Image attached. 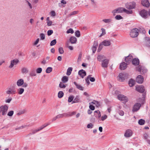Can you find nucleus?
Wrapping results in <instances>:
<instances>
[{"instance_id": "nucleus-32", "label": "nucleus", "mask_w": 150, "mask_h": 150, "mask_svg": "<svg viewBox=\"0 0 150 150\" xmlns=\"http://www.w3.org/2000/svg\"><path fill=\"white\" fill-rule=\"evenodd\" d=\"M137 103H141V105L144 103V98H139L137 100Z\"/></svg>"}, {"instance_id": "nucleus-16", "label": "nucleus", "mask_w": 150, "mask_h": 150, "mask_svg": "<svg viewBox=\"0 0 150 150\" xmlns=\"http://www.w3.org/2000/svg\"><path fill=\"white\" fill-rule=\"evenodd\" d=\"M102 44L104 46H109L111 44V40H104L102 42Z\"/></svg>"}, {"instance_id": "nucleus-40", "label": "nucleus", "mask_w": 150, "mask_h": 150, "mask_svg": "<svg viewBox=\"0 0 150 150\" xmlns=\"http://www.w3.org/2000/svg\"><path fill=\"white\" fill-rule=\"evenodd\" d=\"M64 95V93L62 91H59V92L58 94V97L59 98H61Z\"/></svg>"}, {"instance_id": "nucleus-25", "label": "nucleus", "mask_w": 150, "mask_h": 150, "mask_svg": "<svg viewBox=\"0 0 150 150\" xmlns=\"http://www.w3.org/2000/svg\"><path fill=\"white\" fill-rule=\"evenodd\" d=\"M70 41L71 44H75L77 42V39L74 36L71 37L70 38Z\"/></svg>"}, {"instance_id": "nucleus-57", "label": "nucleus", "mask_w": 150, "mask_h": 150, "mask_svg": "<svg viewBox=\"0 0 150 150\" xmlns=\"http://www.w3.org/2000/svg\"><path fill=\"white\" fill-rule=\"evenodd\" d=\"M59 51L60 54H62L64 52L63 49L62 47H60L59 49Z\"/></svg>"}, {"instance_id": "nucleus-55", "label": "nucleus", "mask_w": 150, "mask_h": 150, "mask_svg": "<svg viewBox=\"0 0 150 150\" xmlns=\"http://www.w3.org/2000/svg\"><path fill=\"white\" fill-rule=\"evenodd\" d=\"M93 125L91 123L88 124L87 125V127L88 128L92 129L93 127Z\"/></svg>"}, {"instance_id": "nucleus-59", "label": "nucleus", "mask_w": 150, "mask_h": 150, "mask_svg": "<svg viewBox=\"0 0 150 150\" xmlns=\"http://www.w3.org/2000/svg\"><path fill=\"white\" fill-rule=\"evenodd\" d=\"M82 56V54L81 53H80L79 55L77 61L78 62H80L81 60V58Z\"/></svg>"}, {"instance_id": "nucleus-3", "label": "nucleus", "mask_w": 150, "mask_h": 150, "mask_svg": "<svg viewBox=\"0 0 150 150\" xmlns=\"http://www.w3.org/2000/svg\"><path fill=\"white\" fill-rule=\"evenodd\" d=\"M139 14L142 18L144 19H146L149 17L148 12L145 9H142L139 12Z\"/></svg>"}, {"instance_id": "nucleus-49", "label": "nucleus", "mask_w": 150, "mask_h": 150, "mask_svg": "<svg viewBox=\"0 0 150 150\" xmlns=\"http://www.w3.org/2000/svg\"><path fill=\"white\" fill-rule=\"evenodd\" d=\"M75 35L77 37H79L80 36V33L79 31L77 30L75 32Z\"/></svg>"}, {"instance_id": "nucleus-26", "label": "nucleus", "mask_w": 150, "mask_h": 150, "mask_svg": "<svg viewBox=\"0 0 150 150\" xmlns=\"http://www.w3.org/2000/svg\"><path fill=\"white\" fill-rule=\"evenodd\" d=\"M94 115L96 117L100 118L101 117L100 113L99 110H96L94 112Z\"/></svg>"}, {"instance_id": "nucleus-39", "label": "nucleus", "mask_w": 150, "mask_h": 150, "mask_svg": "<svg viewBox=\"0 0 150 150\" xmlns=\"http://www.w3.org/2000/svg\"><path fill=\"white\" fill-rule=\"evenodd\" d=\"M72 70V68L71 67H69L68 68V69L67 70V74L69 76L70 75L71 72Z\"/></svg>"}, {"instance_id": "nucleus-52", "label": "nucleus", "mask_w": 150, "mask_h": 150, "mask_svg": "<svg viewBox=\"0 0 150 150\" xmlns=\"http://www.w3.org/2000/svg\"><path fill=\"white\" fill-rule=\"evenodd\" d=\"M12 100V98L11 97H9L8 99L5 100V102L7 103H9Z\"/></svg>"}, {"instance_id": "nucleus-62", "label": "nucleus", "mask_w": 150, "mask_h": 150, "mask_svg": "<svg viewBox=\"0 0 150 150\" xmlns=\"http://www.w3.org/2000/svg\"><path fill=\"white\" fill-rule=\"evenodd\" d=\"M103 44H102V43L101 42V43L99 45V47L98 48V51L99 52L100 51V50L102 49L103 48Z\"/></svg>"}, {"instance_id": "nucleus-46", "label": "nucleus", "mask_w": 150, "mask_h": 150, "mask_svg": "<svg viewBox=\"0 0 150 150\" xmlns=\"http://www.w3.org/2000/svg\"><path fill=\"white\" fill-rule=\"evenodd\" d=\"M22 72L23 73H27L28 72V70L26 68H23L21 69Z\"/></svg>"}, {"instance_id": "nucleus-23", "label": "nucleus", "mask_w": 150, "mask_h": 150, "mask_svg": "<svg viewBox=\"0 0 150 150\" xmlns=\"http://www.w3.org/2000/svg\"><path fill=\"white\" fill-rule=\"evenodd\" d=\"M106 59V58L103 55H100L98 56L97 59L99 61H103V60Z\"/></svg>"}, {"instance_id": "nucleus-20", "label": "nucleus", "mask_w": 150, "mask_h": 150, "mask_svg": "<svg viewBox=\"0 0 150 150\" xmlns=\"http://www.w3.org/2000/svg\"><path fill=\"white\" fill-rule=\"evenodd\" d=\"M108 60L107 59H105L102 62V66L103 68H106L108 67Z\"/></svg>"}, {"instance_id": "nucleus-18", "label": "nucleus", "mask_w": 150, "mask_h": 150, "mask_svg": "<svg viewBox=\"0 0 150 150\" xmlns=\"http://www.w3.org/2000/svg\"><path fill=\"white\" fill-rule=\"evenodd\" d=\"M132 55L129 54L128 56L125 57V61L127 63H129L132 60Z\"/></svg>"}, {"instance_id": "nucleus-58", "label": "nucleus", "mask_w": 150, "mask_h": 150, "mask_svg": "<svg viewBox=\"0 0 150 150\" xmlns=\"http://www.w3.org/2000/svg\"><path fill=\"white\" fill-rule=\"evenodd\" d=\"M14 113V112L13 110H11L9 111L8 114L7 115L9 116H11L13 115Z\"/></svg>"}, {"instance_id": "nucleus-24", "label": "nucleus", "mask_w": 150, "mask_h": 150, "mask_svg": "<svg viewBox=\"0 0 150 150\" xmlns=\"http://www.w3.org/2000/svg\"><path fill=\"white\" fill-rule=\"evenodd\" d=\"M145 43L148 46H150V38L148 37L145 38Z\"/></svg>"}, {"instance_id": "nucleus-33", "label": "nucleus", "mask_w": 150, "mask_h": 150, "mask_svg": "<svg viewBox=\"0 0 150 150\" xmlns=\"http://www.w3.org/2000/svg\"><path fill=\"white\" fill-rule=\"evenodd\" d=\"M68 80V77L66 76H64L62 79V81L64 83L67 82Z\"/></svg>"}, {"instance_id": "nucleus-30", "label": "nucleus", "mask_w": 150, "mask_h": 150, "mask_svg": "<svg viewBox=\"0 0 150 150\" xmlns=\"http://www.w3.org/2000/svg\"><path fill=\"white\" fill-rule=\"evenodd\" d=\"M24 91V89L23 88H20L17 90L18 93L19 95L22 94Z\"/></svg>"}, {"instance_id": "nucleus-42", "label": "nucleus", "mask_w": 150, "mask_h": 150, "mask_svg": "<svg viewBox=\"0 0 150 150\" xmlns=\"http://www.w3.org/2000/svg\"><path fill=\"white\" fill-rule=\"evenodd\" d=\"M117 111L119 115L121 116H123L124 114V112L122 110H117Z\"/></svg>"}, {"instance_id": "nucleus-6", "label": "nucleus", "mask_w": 150, "mask_h": 150, "mask_svg": "<svg viewBox=\"0 0 150 150\" xmlns=\"http://www.w3.org/2000/svg\"><path fill=\"white\" fill-rule=\"evenodd\" d=\"M141 106V103H137L134 104L133 107L132 112H135L137 111L140 108Z\"/></svg>"}, {"instance_id": "nucleus-11", "label": "nucleus", "mask_w": 150, "mask_h": 150, "mask_svg": "<svg viewBox=\"0 0 150 150\" xmlns=\"http://www.w3.org/2000/svg\"><path fill=\"white\" fill-rule=\"evenodd\" d=\"M133 133V132L131 130L128 129L125 131L124 136L127 138L129 137L132 135Z\"/></svg>"}, {"instance_id": "nucleus-8", "label": "nucleus", "mask_w": 150, "mask_h": 150, "mask_svg": "<svg viewBox=\"0 0 150 150\" xmlns=\"http://www.w3.org/2000/svg\"><path fill=\"white\" fill-rule=\"evenodd\" d=\"M19 61L17 59H15L11 60L10 61V64L8 66V68L10 69H11L13 67L16 65L19 62Z\"/></svg>"}, {"instance_id": "nucleus-41", "label": "nucleus", "mask_w": 150, "mask_h": 150, "mask_svg": "<svg viewBox=\"0 0 150 150\" xmlns=\"http://www.w3.org/2000/svg\"><path fill=\"white\" fill-rule=\"evenodd\" d=\"M66 85H65L64 83L60 82L59 83V87L61 88H64L66 87Z\"/></svg>"}, {"instance_id": "nucleus-1", "label": "nucleus", "mask_w": 150, "mask_h": 150, "mask_svg": "<svg viewBox=\"0 0 150 150\" xmlns=\"http://www.w3.org/2000/svg\"><path fill=\"white\" fill-rule=\"evenodd\" d=\"M128 76V74L127 73H120L117 77L118 79L120 81L123 82L127 78Z\"/></svg>"}, {"instance_id": "nucleus-64", "label": "nucleus", "mask_w": 150, "mask_h": 150, "mask_svg": "<svg viewBox=\"0 0 150 150\" xmlns=\"http://www.w3.org/2000/svg\"><path fill=\"white\" fill-rule=\"evenodd\" d=\"M50 14L52 16H54L56 15V13L54 11H52L50 12Z\"/></svg>"}, {"instance_id": "nucleus-56", "label": "nucleus", "mask_w": 150, "mask_h": 150, "mask_svg": "<svg viewBox=\"0 0 150 150\" xmlns=\"http://www.w3.org/2000/svg\"><path fill=\"white\" fill-rule=\"evenodd\" d=\"M122 17L120 15H117L115 17V18L117 20H120L122 19Z\"/></svg>"}, {"instance_id": "nucleus-61", "label": "nucleus", "mask_w": 150, "mask_h": 150, "mask_svg": "<svg viewBox=\"0 0 150 150\" xmlns=\"http://www.w3.org/2000/svg\"><path fill=\"white\" fill-rule=\"evenodd\" d=\"M91 76V75H88V76L87 78H86L85 79L88 85H89L90 84V82L89 81V78L90 77V76Z\"/></svg>"}, {"instance_id": "nucleus-36", "label": "nucleus", "mask_w": 150, "mask_h": 150, "mask_svg": "<svg viewBox=\"0 0 150 150\" xmlns=\"http://www.w3.org/2000/svg\"><path fill=\"white\" fill-rule=\"evenodd\" d=\"M76 112L74 111L72 112H68L66 113L67 117L69 116H71L76 114Z\"/></svg>"}, {"instance_id": "nucleus-29", "label": "nucleus", "mask_w": 150, "mask_h": 150, "mask_svg": "<svg viewBox=\"0 0 150 150\" xmlns=\"http://www.w3.org/2000/svg\"><path fill=\"white\" fill-rule=\"evenodd\" d=\"M98 47V43L97 42H95L92 48L93 52L94 53L96 51L97 48Z\"/></svg>"}, {"instance_id": "nucleus-45", "label": "nucleus", "mask_w": 150, "mask_h": 150, "mask_svg": "<svg viewBox=\"0 0 150 150\" xmlns=\"http://www.w3.org/2000/svg\"><path fill=\"white\" fill-rule=\"evenodd\" d=\"M108 118V116L106 115H104L102 116L101 117H100L101 120L102 121H103L104 120Z\"/></svg>"}, {"instance_id": "nucleus-43", "label": "nucleus", "mask_w": 150, "mask_h": 150, "mask_svg": "<svg viewBox=\"0 0 150 150\" xmlns=\"http://www.w3.org/2000/svg\"><path fill=\"white\" fill-rule=\"evenodd\" d=\"M74 98V97L73 96H70L68 98V102H72Z\"/></svg>"}, {"instance_id": "nucleus-13", "label": "nucleus", "mask_w": 150, "mask_h": 150, "mask_svg": "<svg viewBox=\"0 0 150 150\" xmlns=\"http://www.w3.org/2000/svg\"><path fill=\"white\" fill-rule=\"evenodd\" d=\"M136 90L139 92L143 93L145 90V89L144 87L143 86H136Z\"/></svg>"}, {"instance_id": "nucleus-10", "label": "nucleus", "mask_w": 150, "mask_h": 150, "mask_svg": "<svg viewBox=\"0 0 150 150\" xmlns=\"http://www.w3.org/2000/svg\"><path fill=\"white\" fill-rule=\"evenodd\" d=\"M8 109V107L6 105L1 106V112L3 115L6 114Z\"/></svg>"}, {"instance_id": "nucleus-28", "label": "nucleus", "mask_w": 150, "mask_h": 150, "mask_svg": "<svg viewBox=\"0 0 150 150\" xmlns=\"http://www.w3.org/2000/svg\"><path fill=\"white\" fill-rule=\"evenodd\" d=\"M135 83V81L132 79H130L128 82L129 85L131 87L133 86L134 85Z\"/></svg>"}, {"instance_id": "nucleus-22", "label": "nucleus", "mask_w": 150, "mask_h": 150, "mask_svg": "<svg viewBox=\"0 0 150 150\" xmlns=\"http://www.w3.org/2000/svg\"><path fill=\"white\" fill-rule=\"evenodd\" d=\"M127 64L125 62H122L120 64V68L122 70L125 69L127 67Z\"/></svg>"}, {"instance_id": "nucleus-38", "label": "nucleus", "mask_w": 150, "mask_h": 150, "mask_svg": "<svg viewBox=\"0 0 150 150\" xmlns=\"http://www.w3.org/2000/svg\"><path fill=\"white\" fill-rule=\"evenodd\" d=\"M112 20L111 19H103L102 21L106 23H111Z\"/></svg>"}, {"instance_id": "nucleus-2", "label": "nucleus", "mask_w": 150, "mask_h": 150, "mask_svg": "<svg viewBox=\"0 0 150 150\" xmlns=\"http://www.w3.org/2000/svg\"><path fill=\"white\" fill-rule=\"evenodd\" d=\"M136 70L142 74L147 72V69L144 66L139 65L136 68Z\"/></svg>"}, {"instance_id": "nucleus-63", "label": "nucleus", "mask_w": 150, "mask_h": 150, "mask_svg": "<svg viewBox=\"0 0 150 150\" xmlns=\"http://www.w3.org/2000/svg\"><path fill=\"white\" fill-rule=\"evenodd\" d=\"M53 33V31L52 30H49L47 31V35L48 36L50 35H51Z\"/></svg>"}, {"instance_id": "nucleus-17", "label": "nucleus", "mask_w": 150, "mask_h": 150, "mask_svg": "<svg viewBox=\"0 0 150 150\" xmlns=\"http://www.w3.org/2000/svg\"><path fill=\"white\" fill-rule=\"evenodd\" d=\"M78 74L82 78H83L86 75V73L84 70L81 69L79 71Z\"/></svg>"}, {"instance_id": "nucleus-35", "label": "nucleus", "mask_w": 150, "mask_h": 150, "mask_svg": "<svg viewBox=\"0 0 150 150\" xmlns=\"http://www.w3.org/2000/svg\"><path fill=\"white\" fill-rule=\"evenodd\" d=\"M57 116L58 117V119L62 118L63 117H67L66 113L59 114Z\"/></svg>"}, {"instance_id": "nucleus-54", "label": "nucleus", "mask_w": 150, "mask_h": 150, "mask_svg": "<svg viewBox=\"0 0 150 150\" xmlns=\"http://www.w3.org/2000/svg\"><path fill=\"white\" fill-rule=\"evenodd\" d=\"M25 109H23L20 111L18 113V114L19 115H20L21 114L25 113Z\"/></svg>"}, {"instance_id": "nucleus-60", "label": "nucleus", "mask_w": 150, "mask_h": 150, "mask_svg": "<svg viewBox=\"0 0 150 150\" xmlns=\"http://www.w3.org/2000/svg\"><path fill=\"white\" fill-rule=\"evenodd\" d=\"M42 69L41 68H38L36 70V72L37 73H40L42 72Z\"/></svg>"}, {"instance_id": "nucleus-44", "label": "nucleus", "mask_w": 150, "mask_h": 150, "mask_svg": "<svg viewBox=\"0 0 150 150\" xmlns=\"http://www.w3.org/2000/svg\"><path fill=\"white\" fill-rule=\"evenodd\" d=\"M145 122V120L142 119H141L139 120L138 121L139 124L140 125H144V124Z\"/></svg>"}, {"instance_id": "nucleus-12", "label": "nucleus", "mask_w": 150, "mask_h": 150, "mask_svg": "<svg viewBox=\"0 0 150 150\" xmlns=\"http://www.w3.org/2000/svg\"><path fill=\"white\" fill-rule=\"evenodd\" d=\"M142 5L147 8H149L150 6V4L149 0H142L141 1Z\"/></svg>"}, {"instance_id": "nucleus-50", "label": "nucleus", "mask_w": 150, "mask_h": 150, "mask_svg": "<svg viewBox=\"0 0 150 150\" xmlns=\"http://www.w3.org/2000/svg\"><path fill=\"white\" fill-rule=\"evenodd\" d=\"M57 42L56 40V39H54L52 40L50 42V45L51 46L54 45Z\"/></svg>"}, {"instance_id": "nucleus-14", "label": "nucleus", "mask_w": 150, "mask_h": 150, "mask_svg": "<svg viewBox=\"0 0 150 150\" xmlns=\"http://www.w3.org/2000/svg\"><path fill=\"white\" fill-rule=\"evenodd\" d=\"M144 77L141 75H138L137 77L136 81L139 83H142L144 81Z\"/></svg>"}, {"instance_id": "nucleus-4", "label": "nucleus", "mask_w": 150, "mask_h": 150, "mask_svg": "<svg viewBox=\"0 0 150 150\" xmlns=\"http://www.w3.org/2000/svg\"><path fill=\"white\" fill-rule=\"evenodd\" d=\"M138 35V30L136 28H134L132 29L130 33V36L132 38L137 37Z\"/></svg>"}, {"instance_id": "nucleus-19", "label": "nucleus", "mask_w": 150, "mask_h": 150, "mask_svg": "<svg viewBox=\"0 0 150 150\" xmlns=\"http://www.w3.org/2000/svg\"><path fill=\"white\" fill-rule=\"evenodd\" d=\"M24 80L22 79H18L17 82L16 84L18 86L21 87L22 86L23 84Z\"/></svg>"}, {"instance_id": "nucleus-21", "label": "nucleus", "mask_w": 150, "mask_h": 150, "mask_svg": "<svg viewBox=\"0 0 150 150\" xmlns=\"http://www.w3.org/2000/svg\"><path fill=\"white\" fill-rule=\"evenodd\" d=\"M132 63L134 65H138L139 64V60L138 58L133 59L132 60Z\"/></svg>"}, {"instance_id": "nucleus-34", "label": "nucleus", "mask_w": 150, "mask_h": 150, "mask_svg": "<svg viewBox=\"0 0 150 150\" xmlns=\"http://www.w3.org/2000/svg\"><path fill=\"white\" fill-rule=\"evenodd\" d=\"M29 75L30 76H36L35 71L34 70H32L29 73Z\"/></svg>"}, {"instance_id": "nucleus-48", "label": "nucleus", "mask_w": 150, "mask_h": 150, "mask_svg": "<svg viewBox=\"0 0 150 150\" xmlns=\"http://www.w3.org/2000/svg\"><path fill=\"white\" fill-rule=\"evenodd\" d=\"M101 30L102 31V33H101V34H100V37H102V36L105 35V34H106V31H105V30L103 28H102L101 29Z\"/></svg>"}, {"instance_id": "nucleus-51", "label": "nucleus", "mask_w": 150, "mask_h": 150, "mask_svg": "<svg viewBox=\"0 0 150 150\" xmlns=\"http://www.w3.org/2000/svg\"><path fill=\"white\" fill-rule=\"evenodd\" d=\"M74 33V31L73 30V29L71 28L69 29L67 31V34H69V33H71V34H73Z\"/></svg>"}, {"instance_id": "nucleus-53", "label": "nucleus", "mask_w": 150, "mask_h": 150, "mask_svg": "<svg viewBox=\"0 0 150 150\" xmlns=\"http://www.w3.org/2000/svg\"><path fill=\"white\" fill-rule=\"evenodd\" d=\"M40 39L41 40H44L45 39V35L43 33H41L40 35Z\"/></svg>"}, {"instance_id": "nucleus-27", "label": "nucleus", "mask_w": 150, "mask_h": 150, "mask_svg": "<svg viewBox=\"0 0 150 150\" xmlns=\"http://www.w3.org/2000/svg\"><path fill=\"white\" fill-rule=\"evenodd\" d=\"M74 83L76 86V88L80 90L83 91V90L84 88L81 85L78 84L76 82H74Z\"/></svg>"}, {"instance_id": "nucleus-31", "label": "nucleus", "mask_w": 150, "mask_h": 150, "mask_svg": "<svg viewBox=\"0 0 150 150\" xmlns=\"http://www.w3.org/2000/svg\"><path fill=\"white\" fill-rule=\"evenodd\" d=\"M80 102V99L79 96H76L75 98L74 99L71 103H76Z\"/></svg>"}, {"instance_id": "nucleus-47", "label": "nucleus", "mask_w": 150, "mask_h": 150, "mask_svg": "<svg viewBox=\"0 0 150 150\" xmlns=\"http://www.w3.org/2000/svg\"><path fill=\"white\" fill-rule=\"evenodd\" d=\"M52 68L51 67H49L47 68L46 72L47 73H49L52 71Z\"/></svg>"}, {"instance_id": "nucleus-15", "label": "nucleus", "mask_w": 150, "mask_h": 150, "mask_svg": "<svg viewBox=\"0 0 150 150\" xmlns=\"http://www.w3.org/2000/svg\"><path fill=\"white\" fill-rule=\"evenodd\" d=\"M123 7L118 8L113 10L112 11V13L114 15H115V13H122L123 11Z\"/></svg>"}, {"instance_id": "nucleus-9", "label": "nucleus", "mask_w": 150, "mask_h": 150, "mask_svg": "<svg viewBox=\"0 0 150 150\" xmlns=\"http://www.w3.org/2000/svg\"><path fill=\"white\" fill-rule=\"evenodd\" d=\"M5 93L7 95L14 94L16 93V91L14 88H10L7 89Z\"/></svg>"}, {"instance_id": "nucleus-5", "label": "nucleus", "mask_w": 150, "mask_h": 150, "mask_svg": "<svg viewBox=\"0 0 150 150\" xmlns=\"http://www.w3.org/2000/svg\"><path fill=\"white\" fill-rule=\"evenodd\" d=\"M136 4L135 2H130L127 3L125 5V7L126 8L129 9H134L135 8Z\"/></svg>"}, {"instance_id": "nucleus-37", "label": "nucleus", "mask_w": 150, "mask_h": 150, "mask_svg": "<svg viewBox=\"0 0 150 150\" xmlns=\"http://www.w3.org/2000/svg\"><path fill=\"white\" fill-rule=\"evenodd\" d=\"M123 11L125 12L126 13L128 14H131L132 13V10H128L126 9L125 8H123Z\"/></svg>"}, {"instance_id": "nucleus-7", "label": "nucleus", "mask_w": 150, "mask_h": 150, "mask_svg": "<svg viewBox=\"0 0 150 150\" xmlns=\"http://www.w3.org/2000/svg\"><path fill=\"white\" fill-rule=\"evenodd\" d=\"M118 99L120 101H122L123 103H126L128 100L127 97L122 94H119L117 96Z\"/></svg>"}]
</instances>
